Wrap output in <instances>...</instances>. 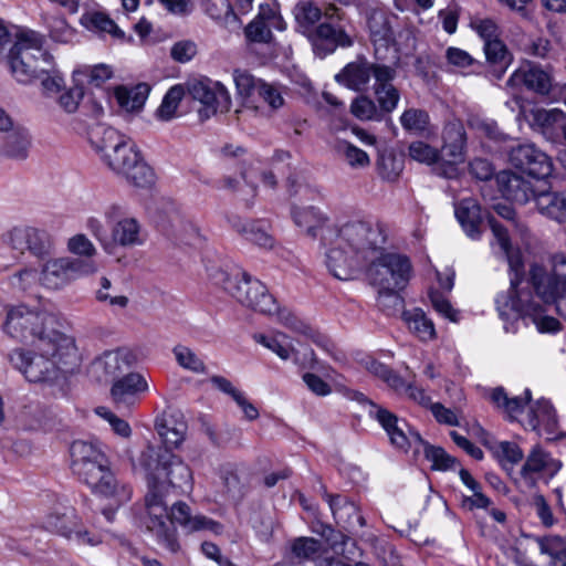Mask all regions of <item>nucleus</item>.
Instances as JSON below:
<instances>
[{
    "instance_id": "nucleus-1",
    "label": "nucleus",
    "mask_w": 566,
    "mask_h": 566,
    "mask_svg": "<svg viewBox=\"0 0 566 566\" xmlns=\"http://www.w3.org/2000/svg\"><path fill=\"white\" fill-rule=\"evenodd\" d=\"M139 465L145 470L148 492L145 507L148 520L146 526L155 533L157 541L170 553H177L180 545L177 530L166 526L167 503L192 488V474L189 467L170 451L155 449L153 446L140 453Z\"/></svg>"
},
{
    "instance_id": "nucleus-2",
    "label": "nucleus",
    "mask_w": 566,
    "mask_h": 566,
    "mask_svg": "<svg viewBox=\"0 0 566 566\" xmlns=\"http://www.w3.org/2000/svg\"><path fill=\"white\" fill-rule=\"evenodd\" d=\"M491 231L505 256L510 270L514 273L511 277V287L507 292L496 297V307L501 318L510 322L511 326L505 325L507 332L514 331V322L530 316L537 329L542 333H554L560 327L559 322L552 317L541 314V305L535 301L536 294L530 276L524 280V262L520 249L513 248L507 229L502 226L493 216L488 218Z\"/></svg>"
},
{
    "instance_id": "nucleus-3",
    "label": "nucleus",
    "mask_w": 566,
    "mask_h": 566,
    "mask_svg": "<svg viewBox=\"0 0 566 566\" xmlns=\"http://www.w3.org/2000/svg\"><path fill=\"white\" fill-rule=\"evenodd\" d=\"M386 241L385 227L381 223L348 221L335 229L326 252L327 269L338 280H350L359 268L384 250Z\"/></svg>"
},
{
    "instance_id": "nucleus-4",
    "label": "nucleus",
    "mask_w": 566,
    "mask_h": 566,
    "mask_svg": "<svg viewBox=\"0 0 566 566\" xmlns=\"http://www.w3.org/2000/svg\"><path fill=\"white\" fill-rule=\"evenodd\" d=\"M209 276L216 285L222 287L242 305L265 315H276L281 324L316 342V333L313 328L287 308H281L275 298L269 294L265 285L249 273L240 271L229 273L220 266H212L209 269Z\"/></svg>"
},
{
    "instance_id": "nucleus-5",
    "label": "nucleus",
    "mask_w": 566,
    "mask_h": 566,
    "mask_svg": "<svg viewBox=\"0 0 566 566\" xmlns=\"http://www.w3.org/2000/svg\"><path fill=\"white\" fill-rule=\"evenodd\" d=\"M10 364L29 382H53L60 373H70L78 361L76 346L69 336L35 344V349L14 348L8 354Z\"/></svg>"
},
{
    "instance_id": "nucleus-6",
    "label": "nucleus",
    "mask_w": 566,
    "mask_h": 566,
    "mask_svg": "<svg viewBox=\"0 0 566 566\" xmlns=\"http://www.w3.org/2000/svg\"><path fill=\"white\" fill-rule=\"evenodd\" d=\"M70 454L73 473L93 493L119 504L130 500V486L116 479L106 454L95 443L76 440L71 444Z\"/></svg>"
},
{
    "instance_id": "nucleus-7",
    "label": "nucleus",
    "mask_w": 566,
    "mask_h": 566,
    "mask_svg": "<svg viewBox=\"0 0 566 566\" xmlns=\"http://www.w3.org/2000/svg\"><path fill=\"white\" fill-rule=\"evenodd\" d=\"M44 36L30 29H21L14 35L7 60L17 82L30 84L43 73H50L53 56L44 50Z\"/></svg>"
},
{
    "instance_id": "nucleus-8",
    "label": "nucleus",
    "mask_w": 566,
    "mask_h": 566,
    "mask_svg": "<svg viewBox=\"0 0 566 566\" xmlns=\"http://www.w3.org/2000/svg\"><path fill=\"white\" fill-rule=\"evenodd\" d=\"M54 316L45 311H33L24 305L10 306L3 331L12 338L35 345L65 336L54 328Z\"/></svg>"
},
{
    "instance_id": "nucleus-9",
    "label": "nucleus",
    "mask_w": 566,
    "mask_h": 566,
    "mask_svg": "<svg viewBox=\"0 0 566 566\" xmlns=\"http://www.w3.org/2000/svg\"><path fill=\"white\" fill-rule=\"evenodd\" d=\"M530 283L537 298L554 305L556 312L566 318V255L556 253L551 258V270L539 264L530 266Z\"/></svg>"
},
{
    "instance_id": "nucleus-10",
    "label": "nucleus",
    "mask_w": 566,
    "mask_h": 566,
    "mask_svg": "<svg viewBox=\"0 0 566 566\" xmlns=\"http://www.w3.org/2000/svg\"><path fill=\"white\" fill-rule=\"evenodd\" d=\"M102 160L112 171L135 187L147 188L155 182L153 168L129 137H126L118 147L107 151Z\"/></svg>"
},
{
    "instance_id": "nucleus-11",
    "label": "nucleus",
    "mask_w": 566,
    "mask_h": 566,
    "mask_svg": "<svg viewBox=\"0 0 566 566\" xmlns=\"http://www.w3.org/2000/svg\"><path fill=\"white\" fill-rule=\"evenodd\" d=\"M366 276L375 289H405L410 275V260L402 254L381 250L375 259L366 262Z\"/></svg>"
},
{
    "instance_id": "nucleus-12",
    "label": "nucleus",
    "mask_w": 566,
    "mask_h": 566,
    "mask_svg": "<svg viewBox=\"0 0 566 566\" xmlns=\"http://www.w3.org/2000/svg\"><path fill=\"white\" fill-rule=\"evenodd\" d=\"M98 266L94 260L61 256L43 263L39 281L49 290H61L75 280L96 273Z\"/></svg>"
},
{
    "instance_id": "nucleus-13",
    "label": "nucleus",
    "mask_w": 566,
    "mask_h": 566,
    "mask_svg": "<svg viewBox=\"0 0 566 566\" xmlns=\"http://www.w3.org/2000/svg\"><path fill=\"white\" fill-rule=\"evenodd\" d=\"M1 243L20 255L29 252L39 260L49 258L54 251L52 235L44 229L32 226H14L0 237Z\"/></svg>"
},
{
    "instance_id": "nucleus-14",
    "label": "nucleus",
    "mask_w": 566,
    "mask_h": 566,
    "mask_svg": "<svg viewBox=\"0 0 566 566\" xmlns=\"http://www.w3.org/2000/svg\"><path fill=\"white\" fill-rule=\"evenodd\" d=\"M443 145L439 154L434 172L448 179L457 178L458 165L464 163L467 150V132L460 120L449 122L442 132Z\"/></svg>"
},
{
    "instance_id": "nucleus-15",
    "label": "nucleus",
    "mask_w": 566,
    "mask_h": 566,
    "mask_svg": "<svg viewBox=\"0 0 566 566\" xmlns=\"http://www.w3.org/2000/svg\"><path fill=\"white\" fill-rule=\"evenodd\" d=\"M43 528L67 541H73L80 546H95L101 543L99 536L84 528L81 517L73 509L50 513L43 521Z\"/></svg>"
},
{
    "instance_id": "nucleus-16",
    "label": "nucleus",
    "mask_w": 566,
    "mask_h": 566,
    "mask_svg": "<svg viewBox=\"0 0 566 566\" xmlns=\"http://www.w3.org/2000/svg\"><path fill=\"white\" fill-rule=\"evenodd\" d=\"M188 93L193 99L199 101L202 105V107L198 109L201 120H206L217 113H227L230 111V94L226 86L220 82H190L188 84Z\"/></svg>"
},
{
    "instance_id": "nucleus-17",
    "label": "nucleus",
    "mask_w": 566,
    "mask_h": 566,
    "mask_svg": "<svg viewBox=\"0 0 566 566\" xmlns=\"http://www.w3.org/2000/svg\"><path fill=\"white\" fill-rule=\"evenodd\" d=\"M510 164L521 172L536 179H545L553 172L551 157L534 144H518L509 151Z\"/></svg>"
},
{
    "instance_id": "nucleus-18",
    "label": "nucleus",
    "mask_w": 566,
    "mask_h": 566,
    "mask_svg": "<svg viewBox=\"0 0 566 566\" xmlns=\"http://www.w3.org/2000/svg\"><path fill=\"white\" fill-rule=\"evenodd\" d=\"M507 85L512 87L525 86L536 94L548 95L553 88L554 78L548 69L528 62L513 72L507 80Z\"/></svg>"
},
{
    "instance_id": "nucleus-19",
    "label": "nucleus",
    "mask_w": 566,
    "mask_h": 566,
    "mask_svg": "<svg viewBox=\"0 0 566 566\" xmlns=\"http://www.w3.org/2000/svg\"><path fill=\"white\" fill-rule=\"evenodd\" d=\"M174 523H178L187 532L208 530L214 534H219L222 531L220 523L203 515H192L189 505L181 501L174 502L170 512H167V517L165 518L166 526L176 530Z\"/></svg>"
},
{
    "instance_id": "nucleus-20",
    "label": "nucleus",
    "mask_w": 566,
    "mask_h": 566,
    "mask_svg": "<svg viewBox=\"0 0 566 566\" xmlns=\"http://www.w3.org/2000/svg\"><path fill=\"white\" fill-rule=\"evenodd\" d=\"M312 43L314 53L324 57L333 53L337 46L352 45V39L340 28L331 23H321L306 35Z\"/></svg>"
},
{
    "instance_id": "nucleus-21",
    "label": "nucleus",
    "mask_w": 566,
    "mask_h": 566,
    "mask_svg": "<svg viewBox=\"0 0 566 566\" xmlns=\"http://www.w3.org/2000/svg\"><path fill=\"white\" fill-rule=\"evenodd\" d=\"M147 388V381L140 374L129 373L113 384L111 395L118 409H129Z\"/></svg>"
},
{
    "instance_id": "nucleus-22",
    "label": "nucleus",
    "mask_w": 566,
    "mask_h": 566,
    "mask_svg": "<svg viewBox=\"0 0 566 566\" xmlns=\"http://www.w3.org/2000/svg\"><path fill=\"white\" fill-rule=\"evenodd\" d=\"M292 218L295 224L304 228L311 238L321 237L323 244H329L335 234V229L326 227V218L314 207L292 208Z\"/></svg>"
},
{
    "instance_id": "nucleus-23",
    "label": "nucleus",
    "mask_w": 566,
    "mask_h": 566,
    "mask_svg": "<svg viewBox=\"0 0 566 566\" xmlns=\"http://www.w3.org/2000/svg\"><path fill=\"white\" fill-rule=\"evenodd\" d=\"M368 415L384 428L394 447L408 450L409 439L403 430L407 423L403 420H399L395 413L375 402L369 403Z\"/></svg>"
},
{
    "instance_id": "nucleus-24",
    "label": "nucleus",
    "mask_w": 566,
    "mask_h": 566,
    "mask_svg": "<svg viewBox=\"0 0 566 566\" xmlns=\"http://www.w3.org/2000/svg\"><path fill=\"white\" fill-rule=\"evenodd\" d=\"M108 248H105V252L114 254L117 247L132 248L143 243L140 239V224L132 217L123 218L116 221L108 234Z\"/></svg>"
},
{
    "instance_id": "nucleus-25",
    "label": "nucleus",
    "mask_w": 566,
    "mask_h": 566,
    "mask_svg": "<svg viewBox=\"0 0 566 566\" xmlns=\"http://www.w3.org/2000/svg\"><path fill=\"white\" fill-rule=\"evenodd\" d=\"M566 117L560 109L533 108L530 111L527 120L531 127L539 132L546 139L557 143L558 132Z\"/></svg>"
},
{
    "instance_id": "nucleus-26",
    "label": "nucleus",
    "mask_w": 566,
    "mask_h": 566,
    "mask_svg": "<svg viewBox=\"0 0 566 566\" xmlns=\"http://www.w3.org/2000/svg\"><path fill=\"white\" fill-rule=\"evenodd\" d=\"M503 196L518 205H525L531 199L535 201L537 193L534 191L532 184L522 176L512 171H502L496 177Z\"/></svg>"
},
{
    "instance_id": "nucleus-27",
    "label": "nucleus",
    "mask_w": 566,
    "mask_h": 566,
    "mask_svg": "<svg viewBox=\"0 0 566 566\" xmlns=\"http://www.w3.org/2000/svg\"><path fill=\"white\" fill-rule=\"evenodd\" d=\"M31 137L20 125L0 135V156L12 160H24L29 155Z\"/></svg>"
},
{
    "instance_id": "nucleus-28",
    "label": "nucleus",
    "mask_w": 566,
    "mask_h": 566,
    "mask_svg": "<svg viewBox=\"0 0 566 566\" xmlns=\"http://www.w3.org/2000/svg\"><path fill=\"white\" fill-rule=\"evenodd\" d=\"M132 358L126 350L106 352L93 361L92 371L98 375V380L115 378L130 367Z\"/></svg>"
},
{
    "instance_id": "nucleus-29",
    "label": "nucleus",
    "mask_w": 566,
    "mask_h": 566,
    "mask_svg": "<svg viewBox=\"0 0 566 566\" xmlns=\"http://www.w3.org/2000/svg\"><path fill=\"white\" fill-rule=\"evenodd\" d=\"M394 19H396L395 15L380 8H374L368 11L367 25L370 39L375 45L387 48L395 41L391 25Z\"/></svg>"
},
{
    "instance_id": "nucleus-30",
    "label": "nucleus",
    "mask_w": 566,
    "mask_h": 566,
    "mask_svg": "<svg viewBox=\"0 0 566 566\" xmlns=\"http://www.w3.org/2000/svg\"><path fill=\"white\" fill-rule=\"evenodd\" d=\"M325 499L337 524L345 528L365 525V518L359 514L357 505L346 496L325 494Z\"/></svg>"
},
{
    "instance_id": "nucleus-31",
    "label": "nucleus",
    "mask_w": 566,
    "mask_h": 566,
    "mask_svg": "<svg viewBox=\"0 0 566 566\" xmlns=\"http://www.w3.org/2000/svg\"><path fill=\"white\" fill-rule=\"evenodd\" d=\"M455 217L462 229L471 239H479L482 233L483 217L481 207L473 198H464L455 206Z\"/></svg>"
},
{
    "instance_id": "nucleus-32",
    "label": "nucleus",
    "mask_w": 566,
    "mask_h": 566,
    "mask_svg": "<svg viewBox=\"0 0 566 566\" xmlns=\"http://www.w3.org/2000/svg\"><path fill=\"white\" fill-rule=\"evenodd\" d=\"M539 213L558 223H566V189L541 191L535 197Z\"/></svg>"
},
{
    "instance_id": "nucleus-33",
    "label": "nucleus",
    "mask_w": 566,
    "mask_h": 566,
    "mask_svg": "<svg viewBox=\"0 0 566 566\" xmlns=\"http://www.w3.org/2000/svg\"><path fill=\"white\" fill-rule=\"evenodd\" d=\"M371 63L366 60H357L348 63L335 80L346 87L360 92L366 90L371 76Z\"/></svg>"
},
{
    "instance_id": "nucleus-34",
    "label": "nucleus",
    "mask_w": 566,
    "mask_h": 566,
    "mask_svg": "<svg viewBox=\"0 0 566 566\" xmlns=\"http://www.w3.org/2000/svg\"><path fill=\"white\" fill-rule=\"evenodd\" d=\"M149 86L146 83H139L133 87L118 86L114 95L119 107L127 112H139L149 94Z\"/></svg>"
},
{
    "instance_id": "nucleus-35",
    "label": "nucleus",
    "mask_w": 566,
    "mask_h": 566,
    "mask_svg": "<svg viewBox=\"0 0 566 566\" xmlns=\"http://www.w3.org/2000/svg\"><path fill=\"white\" fill-rule=\"evenodd\" d=\"M485 57L492 67V74L496 80L502 78L503 74L512 63L513 56L507 46L500 39L496 41L484 43L483 46Z\"/></svg>"
},
{
    "instance_id": "nucleus-36",
    "label": "nucleus",
    "mask_w": 566,
    "mask_h": 566,
    "mask_svg": "<svg viewBox=\"0 0 566 566\" xmlns=\"http://www.w3.org/2000/svg\"><path fill=\"white\" fill-rule=\"evenodd\" d=\"M126 137L115 128L104 125H97L90 132L91 145L99 154L101 159L105 157L107 151L118 147L123 140H126Z\"/></svg>"
},
{
    "instance_id": "nucleus-37",
    "label": "nucleus",
    "mask_w": 566,
    "mask_h": 566,
    "mask_svg": "<svg viewBox=\"0 0 566 566\" xmlns=\"http://www.w3.org/2000/svg\"><path fill=\"white\" fill-rule=\"evenodd\" d=\"M232 227L248 241L261 248H272L273 239L261 221L243 222L239 217L231 219Z\"/></svg>"
},
{
    "instance_id": "nucleus-38",
    "label": "nucleus",
    "mask_w": 566,
    "mask_h": 566,
    "mask_svg": "<svg viewBox=\"0 0 566 566\" xmlns=\"http://www.w3.org/2000/svg\"><path fill=\"white\" fill-rule=\"evenodd\" d=\"M156 428L165 444V448H159L160 450L170 451V448H177L185 440L187 433V423L172 417L164 419L163 422L156 424Z\"/></svg>"
},
{
    "instance_id": "nucleus-39",
    "label": "nucleus",
    "mask_w": 566,
    "mask_h": 566,
    "mask_svg": "<svg viewBox=\"0 0 566 566\" xmlns=\"http://www.w3.org/2000/svg\"><path fill=\"white\" fill-rule=\"evenodd\" d=\"M253 338L283 360L291 358L292 355H297L290 337L284 333H275L273 335L255 334Z\"/></svg>"
},
{
    "instance_id": "nucleus-40",
    "label": "nucleus",
    "mask_w": 566,
    "mask_h": 566,
    "mask_svg": "<svg viewBox=\"0 0 566 566\" xmlns=\"http://www.w3.org/2000/svg\"><path fill=\"white\" fill-rule=\"evenodd\" d=\"M322 554V544L313 537H298L292 544V558L297 559L282 566H302L304 560H316Z\"/></svg>"
},
{
    "instance_id": "nucleus-41",
    "label": "nucleus",
    "mask_w": 566,
    "mask_h": 566,
    "mask_svg": "<svg viewBox=\"0 0 566 566\" xmlns=\"http://www.w3.org/2000/svg\"><path fill=\"white\" fill-rule=\"evenodd\" d=\"M163 230L174 238L185 241L197 234L193 223L186 219L179 211H172L167 219L163 221Z\"/></svg>"
},
{
    "instance_id": "nucleus-42",
    "label": "nucleus",
    "mask_w": 566,
    "mask_h": 566,
    "mask_svg": "<svg viewBox=\"0 0 566 566\" xmlns=\"http://www.w3.org/2000/svg\"><path fill=\"white\" fill-rule=\"evenodd\" d=\"M80 22L90 31L105 32L116 38H122L124 35L116 23L108 15L102 12H86L82 15Z\"/></svg>"
},
{
    "instance_id": "nucleus-43",
    "label": "nucleus",
    "mask_w": 566,
    "mask_h": 566,
    "mask_svg": "<svg viewBox=\"0 0 566 566\" xmlns=\"http://www.w3.org/2000/svg\"><path fill=\"white\" fill-rule=\"evenodd\" d=\"M294 17L298 30L307 35L314 28V24L321 19L322 11L310 1H300L294 8Z\"/></svg>"
},
{
    "instance_id": "nucleus-44",
    "label": "nucleus",
    "mask_w": 566,
    "mask_h": 566,
    "mask_svg": "<svg viewBox=\"0 0 566 566\" xmlns=\"http://www.w3.org/2000/svg\"><path fill=\"white\" fill-rule=\"evenodd\" d=\"M492 401L503 408L511 417L518 415L523 411L525 405L531 401V391L526 389L524 397L509 398L502 387H497L492 391Z\"/></svg>"
},
{
    "instance_id": "nucleus-45",
    "label": "nucleus",
    "mask_w": 566,
    "mask_h": 566,
    "mask_svg": "<svg viewBox=\"0 0 566 566\" xmlns=\"http://www.w3.org/2000/svg\"><path fill=\"white\" fill-rule=\"evenodd\" d=\"M377 169L382 179L395 181L403 170V158L392 151H385L379 155Z\"/></svg>"
},
{
    "instance_id": "nucleus-46",
    "label": "nucleus",
    "mask_w": 566,
    "mask_h": 566,
    "mask_svg": "<svg viewBox=\"0 0 566 566\" xmlns=\"http://www.w3.org/2000/svg\"><path fill=\"white\" fill-rule=\"evenodd\" d=\"M350 113L359 120L381 122V111L375 102L366 95L357 96L350 104Z\"/></svg>"
},
{
    "instance_id": "nucleus-47",
    "label": "nucleus",
    "mask_w": 566,
    "mask_h": 566,
    "mask_svg": "<svg viewBox=\"0 0 566 566\" xmlns=\"http://www.w3.org/2000/svg\"><path fill=\"white\" fill-rule=\"evenodd\" d=\"M554 463V460L539 446H535L526 458L521 469L523 478L545 471Z\"/></svg>"
},
{
    "instance_id": "nucleus-48",
    "label": "nucleus",
    "mask_w": 566,
    "mask_h": 566,
    "mask_svg": "<svg viewBox=\"0 0 566 566\" xmlns=\"http://www.w3.org/2000/svg\"><path fill=\"white\" fill-rule=\"evenodd\" d=\"M408 328L422 340L432 339L436 335L434 326L423 312L415 311L412 314L406 315Z\"/></svg>"
},
{
    "instance_id": "nucleus-49",
    "label": "nucleus",
    "mask_w": 566,
    "mask_h": 566,
    "mask_svg": "<svg viewBox=\"0 0 566 566\" xmlns=\"http://www.w3.org/2000/svg\"><path fill=\"white\" fill-rule=\"evenodd\" d=\"M172 353L179 366L196 374H206V364L198 355L187 346L177 345Z\"/></svg>"
},
{
    "instance_id": "nucleus-50",
    "label": "nucleus",
    "mask_w": 566,
    "mask_h": 566,
    "mask_svg": "<svg viewBox=\"0 0 566 566\" xmlns=\"http://www.w3.org/2000/svg\"><path fill=\"white\" fill-rule=\"evenodd\" d=\"M374 92L378 103V108L385 118L392 113L400 99L399 90L392 84L389 86H374Z\"/></svg>"
},
{
    "instance_id": "nucleus-51",
    "label": "nucleus",
    "mask_w": 566,
    "mask_h": 566,
    "mask_svg": "<svg viewBox=\"0 0 566 566\" xmlns=\"http://www.w3.org/2000/svg\"><path fill=\"white\" fill-rule=\"evenodd\" d=\"M185 95L182 86H172L164 96L160 106L157 109V116L163 120H170Z\"/></svg>"
},
{
    "instance_id": "nucleus-52",
    "label": "nucleus",
    "mask_w": 566,
    "mask_h": 566,
    "mask_svg": "<svg viewBox=\"0 0 566 566\" xmlns=\"http://www.w3.org/2000/svg\"><path fill=\"white\" fill-rule=\"evenodd\" d=\"M199 421L201 431L214 447H224L237 432V429L231 427H224L218 430L206 417H201Z\"/></svg>"
},
{
    "instance_id": "nucleus-53",
    "label": "nucleus",
    "mask_w": 566,
    "mask_h": 566,
    "mask_svg": "<svg viewBox=\"0 0 566 566\" xmlns=\"http://www.w3.org/2000/svg\"><path fill=\"white\" fill-rule=\"evenodd\" d=\"M400 123L406 130L420 134L424 132L429 125V115L423 109L409 108L402 113Z\"/></svg>"
},
{
    "instance_id": "nucleus-54",
    "label": "nucleus",
    "mask_w": 566,
    "mask_h": 566,
    "mask_svg": "<svg viewBox=\"0 0 566 566\" xmlns=\"http://www.w3.org/2000/svg\"><path fill=\"white\" fill-rule=\"evenodd\" d=\"M402 289H392L387 291L378 289L377 306L387 315H395L403 307V298L399 294Z\"/></svg>"
},
{
    "instance_id": "nucleus-55",
    "label": "nucleus",
    "mask_w": 566,
    "mask_h": 566,
    "mask_svg": "<svg viewBox=\"0 0 566 566\" xmlns=\"http://www.w3.org/2000/svg\"><path fill=\"white\" fill-rule=\"evenodd\" d=\"M336 150L344 157L347 164L354 168L366 167L369 165V157L363 150L345 140H339Z\"/></svg>"
},
{
    "instance_id": "nucleus-56",
    "label": "nucleus",
    "mask_w": 566,
    "mask_h": 566,
    "mask_svg": "<svg viewBox=\"0 0 566 566\" xmlns=\"http://www.w3.org/2000/svg\"><path fill=\"white\" fill-rule=\"evenodd\" d=\"M424 444V457L432 462L433 470H451L454 469L458 461L448 454L441 447H434L429 443Z\"/></svg>"
},
{
    "instance_id": "nucleus-57",
    "label": "nucleus",
    "mask_w": 566,
    "mask_h": 566,
    "mask_svg": "<svg viewBox=\"0 0 566 566\" xmlns=\"http://www.w3.org/2000/svg\"><path fill=\"white\" fill-rule=\"evenodd\" d=\"M201 6L203 11L214 20L223 17L226 23H229V20L237 21V15L229 0H202Z\"/></svg>"
},
{
    "instance_id": "nucleus-58",
    "label": "nucleus",
    "mask_w": 566,
    "mask_h": 566,
    "mask_svg": "<svg viewBox=\"0 0 566 566\" xmlns=\"http://www.w3.org/2000/svg\"><path fill=\"white\" fill-rule=\"evenodd\" d=\"M408 150L410 158L422 164L433 165V169L437 161H440L439 151L427 143L413 142L409 145Z\"/></svg>"
},
{
    "instance_id": "nucleus-59",
    "label": "nucleus",
    "mask_w": 566,
    "mask_h": 566,
    "mask_svg": "<svg viewBox=\"0 0 566 566\" xmlns=\"http://www.w3.org/2000/svg\"><path fill=\"white\" fill-rule=\"evenodd\" d=\"M470 27L480 35L484 43L500 40V28L495 21L490 18L472 19Z\"/></svg>"
},
{
    "instance_id": "nucleus-60",
    "label": "nucleus",
    "mask_w": 566,
    "mask_h": 566,
    "mask_svg": "<svg viewBox=\"0 0 566 566\" xmlns=\"http://www.w3.org/2000/svg\"><path fill=\"white\" fill-rule=\"evenodd\" d=\"M39 277L35 269L24 268L9 277V284L14 290L28 292L35 285Z\"/></svg>"
},
{
    "instance_id": "nucleus-61",
    "label": "nucleus",
    "mask_w": 566,
    "mask_h": 566,
    "mask_svg": "<svg viewBox=\"0 0 566 566\" xmlns=\"http://www.w3.org/2000/svg\"><path fill=\"white\" fill-rule=\"evenodd\" d=\"M67 249L75 255L74 258L93 260L92 258L97 253L94 244L84 234H76L70 238Z\"/></svg>"
},
{
    "instance_id": "nucleus-62",
    "label": "nucleus",
    "mask_w": 566,
    "mask_h": 566,
    "mask_svg": "<svg viewBox=\"0 0 566 566\" xmlns=\"http://www.w3.org/2000/svg\"><path fill=\"white\" fill-rule=\"evenodd\" d=\"M532 419L531 424L536 428L541 423L548 426H555V411L553 406L547 400H538L535 407L531 408Z\"/></svg>"
},
{
    "instance_id": "nucleus-63",
    "label": "nucleus",
    "mask_w": 566,
    "mask_h": 566,
    "mask_svg": "<svg viewBox=\"0 0 566 566\" xmlns=\"http://www.w3.org/2000/svg\"><path fill=\"white\" fill-rule=\"evenodd\" d=\"M256 93L272 111H277L284 105V97L280 88L273 84L263 81L259 84Z\"/></svg>"
},
{
    "instance_id": "nucleus-64",
    "label": "nucleus",
    "mask_w": 566,
    "mask_h": 566,
    "mask_svg": "<svg viewBox=\"0 0 566 566\" xmlns=\"http://www.w3.org/2000/svg\"><path fill=\"white\" fill-rule=\"evenodd\" d=\"M495 454L504 468L505 462L513 467L524 458L522 449L515 442L510 441L500 442L495 449Z\"/></svg>"
}]
</instances>
